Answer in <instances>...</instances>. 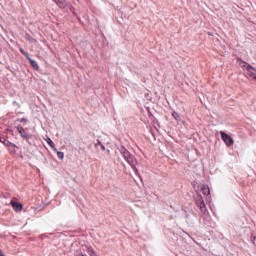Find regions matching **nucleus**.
<instances>
[{
  "label": "nucleus",
  "instance_id": "a211bd4d",
  "mask_svg": "<svg viewBox=\"0 0 256 256\" xmlns=\"http://www.w3.org/2000/svg\"><path fill=\"white\" fill-rule=\"evenodd\" d=\"M0 256H5V255H3V252L0 250Z\"/></svg>",
  "mask_w": 256,
  "mask_h": 256
},
{
  "label": "nucleus",
  "instance_id": "f3484780",
  "mask_svg": "<svg viewBox=\"0 0 256 256\" xmlns=\"http://www.w3.org/2000/svg\"><path fill=\"white\" fill-rule=\"evenodd\" d=\"M5 145H6L7 147H9V145H13V144H11L9 141H7V142L5 143Z\"/></svg>",
  "mask_w": 256,
  "mask_h": 256
},
{
  "label": "nucleus",
  "instance_id": "20e7f679",
  "mask_svg": "<svg viewBox=\"0 0 256 256\" xmlns=\"http://www.w3.org/2000/svg\"><path fill=\"white\" fill-rule=\"evenodd\" d=\"M11 205H12L14 211H21V209H23V205H21V203L12 201Z\"/></svg>",
  "mask_w": 256,
  "mask_h": 256
},
{
  "label": "nucleus",
  "instance_id": "39448f33",
  "mask_svg": "<svg viewBox=\"0 0 256 256\" xmlns=\"http://www.w3.org/2000/svg\"><path fill=\"white\" fill-rule=\"evenodd\" d=\"M197 205L201 211H205V202H203V198L197 200Z\"/></svg>",
  "mask_w": 256,
  "mask_h": 256
},
{
  "label": "nucleus",
  "instance_id": "f03ea898",
  "mask_svg": "<svg viewBox=\"0 0 256 256\" xmlns=\"http://www.w3.org/2000/svg\"><path fill=\"white\" fill-rule=\"evenodd\" d=\"M220 134L225 145H227V147H231V145H233V138L226 134L225 132H220Z\"/></svg>",
  "mask_w": 256,
  "mask_h": 256
},
{
  "label": "nucleus",
  "instance_id": "7ed1b4c3",
  "mask_svg": "<svg viewBox=\"0 0 256 256\" xmlns=\"http://www.w3.org/2000/svg\"><path fill=\"white\" fill-rule=\"evenodd\" d=\"M17 131L18 133H20L21 137H23V139H29V135L27 134V132H25V129L23 128V126L19 125L17 126Z\"/></svg>",
  "mask_w": 256,
  "mask_h": 256
},
{
  "label": "nucleus",
  "instance_id": "423d86ee",
  "mask_svg": "<svg viewBox=\"0 0 256 256\" xmlns=\"http://www.w3.org/2000/svg\"><path fill=\"white\" fill-rule=\"evenodd\" d=\"M54 2L60 7V9H63V7L67 5V0H54Z\"/></svg>",
  "mask_w": 256,
  "mask_h": 256
},
{
  "label": "nucleus",
  "instance_id": "9b49d317",
  "mask_svg": "<svg viewBox=\"0 0 256 256\" xmlns=\"http://www.w3.org/2000/svg\"><path fill=\"white\" fill-rule=\"evenodd\" d=\"M87 253L90 256H97V253H95V250L93 248H88Z\"/></svg>",
  "mask_w": 256,
  "mask_h": 256
},
{
  "label": "nucleus",
  "instance_id": "2eb2a0df",
  "mask_svg": "<svg viewBox=\"0 0 256 256\" xmlns=\"http://www.w3.org/2000/svg\"><path fill=\"white\" fill-rule=\"evenodd\" d=\"M252 243H253V245L256 246V236H254V237L252 238Z\"/></svg>",
  "mask_w": 256,
  "mask_h": 256
},
{
  "label": "nucleus",
  "instance_id": "6e6552de",
  "mask_svg": "<svg viewBox=\"0 0 256 256\" xmlns=\"http://www.w3.org/2000/svg\"><path fill=\"white\" fill-rule=\"evenodd\" d=\"M201 191H202L203 195H209L211 193L209 190V186H207V185H203L201 187Z\"/></svg>",
  "mask_w": 256,
  "mask_h": 256
},
{
  "label": "nucleus",
  "instance_id": "9d476101",
  "mask_svg": "<svg viewBox=\"0 0 256 256\" xmlns=\"http://www.w3.org/2000/svg\"><path fill=\"white\" fill-rule=\"evenodd\" d=\"M55 153H57L58 159H61L62 161H63V159H65V153L59 152L58 150L55 151Z\"/></svg>",
  "mask_w": 256,
  "mask_h": 256
},
{
  "label": "nucleus",
  "instance_id": "4468645a",
  "mask_svg": "<svg viewBox=\"0 0 256 256\" xmlns=\"http://www.w3.org/2000/svg\"><path fill=\"white\" fill-rule=\"evenodd\" d=\"M20 51L23 55H25V57H27V59H29V54L27 52H25V50H23V48H21Z\"/></svg>",
  "mask_w": 256,
  "mask_h": 256
},
{
  "label": "nucleus",
  "instance_id": "f257e3e1",
  "mask_svg": "<svg viewBox=\"0 0 256 256\" xmlns=\"http://www.w3.org/2000/svg\"><path fill=\"white\" fill-rule=\"evenodd\" d=\"M120 153L121 155H123L125 161H127L128 164H130V167H132V169H134L135 173H138L139 170H137V159H135V157L133 155H131V153L125 149V147H121L120 148Z\"/></svg>",
  "mask_w": 256,
  "mask_h": 256
},
{
  "label": "nucleus",
  "instance_id": "ddd939ff",
  "mask_svg": "<svg viewBox=\"0 0 256 256\" xmlns=\"http://www.w3.org/2000/svg\"><path fill=\"white\" fill-rule=\"evenodd\" d=\"M95 146H96V147H99V146H100V149H101L102 151H105V145H103L100 141H98V143L95 144Z\"/></svg>",
  "mask_w": 256,
  "mask_h": 256
},
{
  "label": "nucleus",
  "instance_id": "dca6fc26",
  "mask_svg": "<svg viewBox=\"0 0 256 256\" xmlns=\"http://www.w3.org/2000/svg\"><path fill=\"white\" fill-rule=\"evenodd\" d=\"M20 122H21V123H27V119H26V118H22V119L20 120Z\"/></svg>",
  "mask_w": 256,
  "mask_h": 256
},
{
  "label": "nucleus",
  "instance_id": "0eeeda50",
  "mask_svg": "<svg viewBox=\"0 0 256 256\" xmlns=\"http://www.w3.org/2000/svg\"><path fill=\"white\" fill-rule=\"evenodd\" d=\"M46 143H48V145H50V147L53 149V151H57V148L55 147V143L53 142V140H51V138L47 137Z\"/></svg>",
  "mask_w": 256,
  "mask_h": 256
},
{
  "label": "nucleus",
  "instance_id": "1a4fd4ad",
  "mask_svg": "<svg viewBox=\"0 0 256 256\" xmlns=\"http://www.w3.org/2000/svg\"><path fill=\"white\" fill-rule=\"evenodd\" d=\"M28 60L30 61L31 65H32V67H33L34 69H39V64H37V63L35 62V60H32L31 58H28Z\"/></svg>",
  "mask_w": 256,
  "mask_h": 256
},
{
  "label": "nucleus",
  "instance_id": "6ab92c4d",
  "mask_svg": "<svg viewBox=\"0 0 256 256\" xmlns=\"http://www.w3.org/2000/svg\"><path fill=\"white\" fill-rule=\"evenodd\" d=\"M79 256H87V255H84V254H80Z\"/></svg>",
  "mask_w": 256,
  "mask_h": 256
},
{
  "label": "nucleus",
  "instance_id": "f8f14e48",
  "mask_svg": "<svg viewBox=\"0 0 256 256\" xmlns=\"http://www.w3.org/2000/svg\"><path fill=\"white\" fill-rule=\"evenodd\" d=\"M172 117H174V119H175L176 121H180V120H181V116H180L179 113H177V112H173V113H172Z\"/></svg>",
  "mask_w": 256,
  "mask_h": 256
}]
</instances>
